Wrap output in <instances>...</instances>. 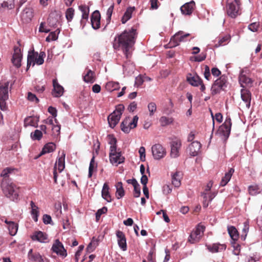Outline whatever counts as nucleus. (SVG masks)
Listing matches in <instances>:
<instances>
[{"mask_svg":"<svg viewBox=\"0 0 262 262\" xmlns=\"http://www.w3.org/2000/svg\"><path fill=\"white\" fill-rule=\"evenodd\" d=\"M136 30L132 28L124 31L121 34L115 37L113 47L115 49L121 48L127 59L131 56L132 48L135 43Z\"/></svg>","mask_w":262,"mask_h":262,"instance_id":"f257e3e1","label":"nucleus"},{"mask_svg":"<svg viewBox=\"0 0 262 262\" xmlns=\"http://www.w3.org/2000/svg\"><path fill=\"white\" fill-rule=\"evenodd\" d=\"M1 187L5 195L13 201L17 200L18 188L9 180H3Z\"/></svg>","mask_w":262,"mask_h":262,"instance_id":"f03ea898","label":"nucleus"},{"mask_svg":"<svg viewBox=\"0 0 262 262\" xmlns=\"http://www.w3.org/2000/svg\"><path fill=\"white\" fill-rule=\"evenodd\" d=\"M10 89L9 81L0 82V108L2 111L7 109L6 101L9 98V91Z\"/></svg>","mask_w":262,"mask_h":262,"instance_id":"7ed1b4c3","label":"nucleus"},{"mask_svg":"<svg viewBox=\"0 0 262 262\" xmlns=\"http://www.w3.org/2000/svg\"><path fill=\"white\" fill-rule=\"evenodd\" d=\"M124 110V105L119 104L116 106L115 110L108 116L107 120L111 127L114 128L118 123Z\"/></svg>","mask_w":262,"mask_h":262,"instance_id":"20e7f679","label":"nucleus"},{"mask_svg":"<svg viewBox=\"0 0 262 262\" xmlns=\"http://www.w3.org/2000/svg\"><path fill=\"white\" fill-rule=\"evenodd\" d=\"M226 9L228 15L232 18H235L240 14L239 4L237 0H227Z\"/></svg>","mask_w":262,"mask_h":262,"instance_id":"39448f33","label":"nucleus"},{"mask_svg":"<svg viewBox=\"0 0 262 262\" xmlns=\"http://www.w3.org/2000/svg\"><path fill=\"white\" fill-rule=\"evenodd\" d=\"M227 79L225 75L221 76L220 78L216 80L211 87L212 95L219 93L221 90H224L227 87Z\"/></svg>","mask_w":262,"mask_h":262,"instance_id":"423d86ee","label":"nucleus"},{"mask_svg":"<svg viewBox=\"0 0 262 262\" xmlns=\"http://www.w3.org/2000/svg\"><path fill=\"white\" fill-rule=\"evenodd\" d=\"M205 227L203 225H198L195 229L190 233L188 241L192 244L198 242L203 236Z\"/></svg>","mask_w":262,"mask_h":262,"instance_id":"0eeeda50","label":"nucleus"},{"mask_svg":"<svg viewBox=\"0 0 262 262\" xmlns=\"http://www.w3.org/2000/svg\"><path fill=\"white\" fill-rule=\"evenodd\" d=\"M189 35V33H184L182 31L176 33L170 39V47H176L179 45L181 42L186 41V38Z\"/></svg>","mask_w":262,"mask_h":262,"instance_id":"6e6552de","label":"nucleus"},{"mask_svg":"<svg viewBox=\"0 0 262 262\" xmlns=\"http://www.w3.org/2000/svg\"><path fill=\"white\" fill-rule=\"evenodd\" d=\"M124 158L121 155V152L117 151L115 147L111 148V151L110 152V161L112 164L118 166L124 161Z\"/></svg>","mask_w":262,"mask_h":262,"instance_id":"1a4fd4ad","label":"nucleus"},{"mask_svg":"<svg viewBox=\"0 0 262 262\" xmlns=\"http://www.w3.org/2000/svg\"><path fill=\"white\" fill-rule=\"evenodd\" d=\"M151 151L155 160H160L163 158L166 154L165 149L160 144H156L151 147Z\"/></svg>","mask_w":262,"mask_h":262,"instance_id":"9d476101","label":"nucleus"},{"mask_svg":"<svg viewBox=\"0 0 262 262\" xmlns=\"http://www.w3.org/2000/svg\"><path fill=\"white\" fill-rule=\"evenodd\" d=\"M241 94L243 102H241L240 105L242 106H245L247 109L249 108L251 100V93L246 89H242Z\"/></svg>","mask_w":262,"mask_h":262,"instance_id":"9b49d317","label":"nucleus"},{"mask_svg":"<svg viewBox=\"0 0 262 262\" xmlns=\"http://www.w3.org/2000/svg\"><path fill=\"white\" fill-rule=\"evenodd\" d=\"M231 124V119L229 118H227L224 123L220 127L219 132L221 135L223 136L225 139H227L229 136Z\"/></svg>","mask_w":262,"mask_h":262,"instance_id":"f8f14e48","label":"nucleus"},{"mask_svg":"<svg viewBox=\"0 0 262 262\" xmlns=\"http://www.w3.org/2000/svg\"><path fill=\"white\" fill-rule=\"evenodd\" d=\"M182 146V143L180 140L176 139L172 140L170 143L171 151L170 157L172 158H178L179 156V151Z\"/></svg>","mask_w":262,"mask_h":262,"instance_id":"ddd939ff","label":"nucleus"},{"mask_svg":"<svg viewBox=\"0 0 262 262\" xmlns=\"http://www.w3.org/2000/svg\"><path fill=\"white\" fill-rule=\"evenodd\" d=\"M52 250L54 253L63 257H66L67 255V251L59 239H56L52 247Z\"/></svg>","mask_w":262,"mask_h":262,"instance_id":"4468645a","label":"nucleus"},{"mask_svg":"<svg viewBox=\"0 0 262 262\" xmlns=\"http://www.w3.org/2000/svg\"><path fill=\"white\" fill-rule=\"evenodd\" d=\"M33 17V11L30 7H27L24 9L20 14L21 20L25 23L30 22Z\"/></svg>","mask_w":262,"mask_h":262,"instance_id":"2eb2a0df","label":"nucleus"},{"mask_svg":"<svg viewBox=\"0 0 262 262\" xmlns=\"http://www.w3.org/2000/svg\"><path fill=\"white\" fill-rule=\"evenodd\" d=\"M22 56L23 55L21 53L20 49L18 47H15L14 48V53L12 59V62L17 68L21 66Z\"/></svg>","mask_w":262,"mask_h":262,"instance_id":"dca6fc26","label":"nucleus"},{"mask_svg":"<svg viewBox=\"0 0 262 262\" xmlns=\"http://www.w3.org/2000/svg\"><path fill=\"white\" fill-rule=\"evenodd\" d=\"M118 244L119 247L123 250L126 251L127 249L126 239L124 233L121 231L116 232Z\"/></svg>","mask_w":262,"mask_h":262,"instance_id":"f3484780","label":"nucleus"},{"mask_svg":"<svg viewBox=\"0 0 262 262\" xmlns=\"http://www.w3.org/2000/svg\"><path fill=\"white\" fill-rule=\"evenodd\" d=\"M100 14L98 10L95 11L91 16V24L93 29H98L100 26Z\"/></svg>","mask_w":262,"mask_h":262,"instance_id":"a211bd4d","label":"nucleus"},{"mask_svg":"<svg viewBox=\"0 0 262 262\" xmlns=\"http://www.w3.org/2000/svg\"><path fill=\"white\" fill-rule=\"evenodd\" d=\"M201 147V143L198 141L192 142L188 147L189 154L193 157L197 156Z\"/></svg>","mask_w":262,"mask_h":262,"instance_id":"6ab92c4d","label":"nucleus"},{"mask_svg":"<svg viewBox=\"0 0 262 262\" xmlns=\"http://www.w3.org/2000/svg\"><path fill=\"white\" fill-rule=\"evenodd\" d=\"M53 85L52 95L55 97H59L62 96L63 93V88L58 83L56 79L53 80Z\"/></svg>","mask_w":262,"mask_h":262,"instance_id":"aec40b11","label":"nucleus"},{"mask_svg":"<svg viewBox=\"0 0 262 262\" xmlns=\"http://www.w3.org/2000/svg\"><path fill=\"white\" fill-rule=\"evenodd\" d=\"M31 238L33 241H37L40 243H47L48 242L47 234L40 231L35 232L31 236Z\"/></svg>","mask_w":262,"mask_h":262,"instance_id":"412c9836","label":"nucleus"},{"mask_svg":"<svg viewBox=\"0 0 262 262\" xmlns=\"http://www.w3.org/2000/svg\"><path fill=\"white\" fill-rule=\"evenodd\" d=\"M194 6L195 3L193 1H191L181 6L180 9L183 14L185 15H190L192 13Z\"/></svg>","mask_w":262,"mask_h":262,"instance_id":"4be33fe9","label":"nucleus"},{"mask_svg":"<svg viewBox=\"0 0 262 262\" xmlns=\"http://www.w3.org/2000/svg\"><path fill=\"white\" fill-rule=\"evenodd\" d=\"M244 73V71H242L239 76V82L241 86L243 88L246 86H251L252 83V80L250 78L247 77Z\"/></svg>","mask_w":262,"mask_h":262,"instance_id":"5701e85b","label":"nucleus"},{"mask_svg":"<svg viewBox=\"0 0 262 262\" xmlns=\"http://www.w3.org/2000/svg\"><path fill=\"white\" fill-rule=\"evenodd\" d=\"M187 81L192 86H198L202 83V80L196 75L192 76L188 74L187 76Z\"/></svg>","mask_w":262,"mask_h":262,"instance_id":"b1692460","label":"nucleus"},{"mask_svg":"<svg viewBox=\"0 0 262 262\" xmlns=\"http://www.w3.org/2000/svg\"><path fill=\"white\" fill-rule=\"evenodd\" d=\"M228 232L232 241L231 244L232 245H235V242L237 241L239 238V234L237 229L234 226H228Z\"/></svg>","mask_w":262,"mask_h":262,"instance_id":"393cba45","label":"nucleus"},{"mask_svg":"<svg viewBox=\"0 0 262 262\" xmlns=\"http://www.w3.org/2000/svg\"><path fill=\"white\" fill-rule=\"evenodd\" d=\"M38 117L29 116L25 118L24 120V126L25 127L31 126L35 127H37L38 126Z\"/></svg>","mask_w":262,"mask_h":262,"instance_id":"a878e982","label":"nucleus"},{"mask_svg":"<svg viewBox=\"0 0 262 262\" xmlns=\"http://www.w3.org/2000/svg\"><path fill=\"white\" fill-rule=\"evenodd\" d=\"M182 174L180 171H176L171 174L172 184L176 187H179L181 185Z\"/></svg>","mask_w":262,"mask_h":262,"instance_id":"bb28decb","label":"nucleus"},{"mask_svg":"<svg viewBox=\"0 0 262 262\" xmlns=\"http://www.w3.org/2000/svg\"><path fill=\"white\" fill-rule=\"evenodd\" d=\"M37 56V52H35L34 50L32 51H29L27 57V70L30 68L32 63H33V66L35 65L36 59Z\"/></svg>","mask_w":262,"mask_h":262,"instance_id":"cd10ccee","label":"nucleus"},{"mask_svg":"<svg viewBox=\"0 0 262 262\" xmlns=\"http://www.w3.org/2000/svg\"><path fill=\"white\" fill-rule=\"evenodd\" d=\"M101 195L102 197L107 202H112L111 196L109 192V186L106 183L103 184Z\"/></svg>","mask_w":262,"mask_h":262,"instance_id":"c85d7f7f","label":"nucleus"},{"mask_svg":"<svg viewBox=\"0 0 262 262\" xmlns=\"http://www.w3.org/2000/svg\"><path fill=\"white\" fill-rule=\"evenodd\" d=\"M234 171V169L232 168H230L229 171L225 173V176L222 178L220 182V185L222 186H225L228 182L230 181L232 174Z\"/></svg>","mask_w":262,"mask_h":262,"instance_id":"c756f323","label":"nucleus"},{"mask_svg":"<svg viewBox=\"0 0 262 262\" xmlns=\"http://www.w3.org/2000/svg\"><path fill=\"white\" fill-rule=\"evenodd\" d=\"M231 40V36L230 35H226L222 38H220L217 43H215L214 46V48H219L220 46H223L228 43Z\"/></svg>","mask_w":262,"mask_h":262,"instance_id":"7c9ffc66","label":"nucleus"},{"mask_svg":"<svg viewBox=\"0 0 262 262\" xmlns=\"http://www.w3.org/2000/svg\"><path fill=\"white\" fill-rule=\"evenodd\" d=\"M116 196L117 199H120L124 195V190L123 188L122 183L121 182H118L116 184Z\"/></svg>","mask_w":262,"mask_h":262,"instance_id":"2f4dec72","label":"nucleus"},{"mask_svg":"<svg viewBox=\"0 0 262 262\" xmlns=\"http://www.w3.org/2000/svg\"><path fill=\"white\" fill-rule=\"evenodd\" d=\"M30 205L31 207V212L32 218L35 222H37L39 214L38 208L33 201L31 202Z\"/></svg>","mask_w":262,"mask_h":262,"instance_id":"473e14b6","label":"nucleus"},{"mask_svg":"<svg viewBox=\"0 0 262 262\" xmlns=\"http://www.w3.org/2000/svg\"><path fill=\"white\" fill-rule=\"evenodd\" d=\"M56 148V145L53 143L46 144L40 152V155L53 151Z\"/></svg>","mask_w":262,"mask_h":262,"instance_id":"72a5a7b5","label":"nucleus"},{"mask_svg":"<svg viewBox=\"0 0 262 262\" xmlns=\"http://www.w3.org/2000/svg\"><path fill=\"white\" fill-rule=\"evenodd\" d=\"M134 10V7H129L127 9L121 19L122 24H125L132 17V15Z\"/></svg>","mask_w":262,"mask_h":262,"instance_id":"f704fd0d","label":"nucleus"},{"mask_svg":"<svg viewBox=\"0 0 262 262\" xmlns=\"http://www.w3.org/2000/svg\"><path fill=\"white\" fill-rule=\"evenodd\" d=\"M120 88L119 83L118 82L109 81L105 85V89L109 92H112L117 90Z\"/></svg>","mask_w":262,"mask_h":262,"instance_id":"c9c22d12","label":"nucleus"},{"mask_svg":"<svg viewBox=\"0 0 262 262\" xmlns=\"http://www.w3.org/2000/svg\"><path fill=\"white\" fill-rule=\"evenodd\" d=\"M15 171H17V170L12 167H7L2 171L1 176L3 177V180H9L8 178L10 174L13 173Z\"/></svg>","mask_w":262,"mask_h":262,"instance_id":"e433bc0d","label":"nucleus"},{"mask_svg":"<svg viewBox=\"0 0 262 262\" xmlns=\"http://www.w3.org/2000/svg\"><path fill=\"white\" fill-rule=\"evenodd\" d=\"M66 154L62 151L61 152V156L58 159V169L60 172H61L64 168V160H65Z\"/></svg>","mask_w":262,"mask_h":262,"instance_id":"4c0bfd02","label":"nucleus"},{"mask_svg":"<svg viewBox=\"0 0 262 262\" xmlns=\"http://www.w3.org/2000/svg\"><path fill=\"white\" fill-rule=\"evenodd\" d=\"M208 249L212 252H217L220 250H225L226 246L225 245H219L214 244L212 246H208Z\"/></svg>","mask_w":262,"mask_h":262,"instance_id":"58836bf2","label":"nucleus"},{"mask_svg":"<svg viewBox=\"0 0 262 262\" xmlns=\"http://www.w3.org/2000/svg\"><path fill=\"white\" fill-rule=\"evenodd\" d=\"M7 228L9 231V234L12 235H15L18 230V225L13 222H9V225Z\"/></svg>","mask_w":262,"mask_h":262,"instance_id":"ea45409f","label":"nucleus"},{"mask_svg":"<svg viewBox=\"0 0 262 262\" xmlns=\"http://www.w3.org/2000/svg\"><path fill=\"white\" fill-rule=\"evenodd\" d=\"M11 9L14 7L13 0H0V8Z\"/></svg>","mask_w":262,"mask_h":262,"instance_id":"a19ab883","label":"nucleus"},{"mask_svg":"<svg viewBox=\"0 0 262 262\" xmlns=\"http://www.w3.org/2000/svg\"><path fill=\"white\" fill-rule=\"evenodd\" d=\"M84 81L85 82L93 83L95 81L94 73L89 70L87 74L84 76Z\"/></svg>","mask_w":262,"mask_h":262,"instance_id":"79ce46f5","label":"nucleus"},{"mask_svg":"<svg viewBox=\"0 0 262 262\" xmlns=\"http://www.w3.org/2000/svg\"><path fill=\"white\" fill-rule=\"evenodd\" d=\"M42 132L40 130L36 129L34 132H32L30 137L33 140L39 141L42 137Z\"/></svg>","mask_w":262,"mask_h":262,"instance_id":"37998d69","label":"nucleus"},{"mask_svg":"<svg viewBox=\"0 0 262 262\" xmlns=\"http://www.w3.org/2000/svg\"><path fill=\"white\" fill-rule=\"evenodd\" d=\"M98 245V240L93 237L91 242L88 245L86 248L87 251L89 253L93 252L95 249Z\"/></svg>","mask_w":262,"mask_h":262,"instance_id":"c03bdc74","label":"nucleus"},{"mask_svg":"<svg viewBox=\"0 0 262 262\" xmlns=\"http://www.w3.org/2000/svg\"><path fill=\"white\" fill-rule=\"evenodd\" d=\"M121 130L125 133H128L130 132L129 127V118H125L121 124Z\"/></svg>","mask_w":262,"mask_h":262,"instance_id":"a18cd8bd","label":"nucleus"},{"mask_svg":"<svg viewBox=\"0 0 262 262\" xmlns=\"http://www.w3.org/2000/svg\"><path fill=\"white\" fill-rule=\"evenodd\" d=\"M94 159H95V157H93L90 161L89 168V174H88L89 178L92 177L93 172L94 169L97 167V164L95 162Z\"/></svg>","mask_w":262,"mask_h":262,"instance_id":"49530a36","label":"nucleus"},{"mask_svg":"<svg viewBox=\"0 0 262 262\" xmlns=\"http://www.w3.org/2000/svg\"><path fill=\"white\" fill-rule=\"evenodd\" d=\"M173 121V118L165 116H162L160 119V122L162 126H165L172 123Z\"/></svg>","mask_w":262,"mask_h":262,"instance_id":"de8ad7c7","label":"nucleus"},{"mask_svg":"<svg viewBox=\"0 0 262 262\" xmlns=\"http://www.w3.org/2000/svg\"><path fill=\"white\" fill-rule=\"evenodd\" d=\"M79 9L82 12V16L89 17V8L86 5H81L79 6Z\"/></svg>","mask_w":262,"mask_h":262,"instance_id":"09e8293b","label":"nucleus"},{"mask_svg":"<svg viewBox=\"0 0 262 262\" xmlns=\"http://www.w3.org/2000/svg\"><path fill=\"white\" fill-rule=\"evenodd\" d=\"M30 259L37 262H44L42 257L38 253H36L32 254L31 257L30 258Z\"/></svg>","mask_w":262,"mask_h":262,"instance_id":"8fccbe9b","label":"nucleus"},{"mask_svg":"<svg viewBox=\"0 0 262 262\" xmlns=\"http://www.w3.org/2000/svg\"><path fill=\"white\" fill-rule=\"evenodd\" d=\"M148 110L149 112V116H152L154 115V113L156 112L157 110V106L155 103L154 102H150L148 104Z\"/></svg>","mask_w":262,"mask_h":262,"instance_id":"3c124183","label":"nucleus"},{"mask_svg":"<svg viewBox=\"0 0 262 262\" xmlns=\"http://www.w3.org/2000/svg\"><path fill=\"white\" fill-rule=\"evenodd\" d=\"M74 14V10L72 8H68L66 12V16L68 20L71 21Z\"/></svg>","mask_w":262,"mask_h":262,"instance_id":"603ef678","label":"nucleus"},{"mask_svg":"<svg viewBox=\"0 0 262 262\" xmlns=\"http://www.w3.org/2000/svg\"><path fill=\"white\" fill-rule=\"evenodd\" d=\"M45 56V53L43 52H41L38 56L36 57L35 63L38 65H41L43 63V58Z\"/></svg>","mask_w":262,"mask_h":262,"instance_id":"864d4df0","label":"nucleus"},{"mask_svg":"<svg viewBox=\"0 0 262 262\" xmlns=\"http://www.w3.org/2000/svg\"><path fill=\"white\" fill-rule=\"evenodd\" d=\"M134 196L135 198H138L140 196L141 194L140 186L139 183H137L134 186Z\"/></svg>","mask_w":262,"mask_h":262,"instance_id":"5fc2aeb1","label":"nucleus"},{"mask_svg":"<svg viewBox=\"0 0 262 262\" xmlns=\"http://www.w3.org/2000/svg\"><path fill=\"white\" fill-rule=\"evenodd\" d=\"M107 211V208L106 207H103L101 209H99L96 213V219L98 221L102 214L105 213Z\"/></svg>","mask_w":262,"mask_h":262,"instance_id":"6e6d98bb","label":"nucleus"},{"mask_svg":"<svg viewBox=\"0 0 262 262\" xmlns=\"http://www.w3.org/2000/svg\"><path fill=\"white\" fill-rule=\"evenodd\" d=\"M249 192L251 195H255L259 192V189L257 186H250Z\"/></svg>","mask_w":262,"mask_h":262,"instance_id":"4d7b16f0","label":"nucleus"},{"mask_svg":"<svg viewBox=\"0 0 262 262\" xmlns=\"http://www.w3.org/2000/svg\"><path fill=\"white\" fill-rule=\"evenodd\" d=\"M27 98L29 101L35 102L36 103L39 102L38 98L36 96L35 94H32L31 92L28 93Z\"/></svg>","mask_w":262,"mask_h":262,"instance_id":"13d9d810","label":"nucleus"},{"mask_svg":"<svg viewBox=\"0 0 262 262\" xmlns=\"http://www.w3.org/2000/svg\"><path fill=\"white\" fill-rule=\"evenodd\" d=\"M108 138H109L108 143L111 145L110 151H111V148L113 146L115 147V149H117V146H116L117 140H116V139L111 135L108 136Z\"/></svg>","mask_w":262,"mask_h":262,"instance_id":"bf43d9fd","label":"nucleus"},{"mask_svg":"<svg viewBox=\"0 0 262 262\" xmlns=\"http://www.w3.org/2000/svg\"><path fill=\"white\" fill-rule=\"evenodd\" d=\"M114 9V4L112 5L107 9L106 12V15H107V21L108 23L110 22L111 16L113 13Z\"/></svg>","mask_w":262,"mask_h":262,"instance_id":"052dcab7","label":"nucleus"},{"mask_svg":"<svg viewBox=\"0 0 262 262\" xmlns=\"http://www.w3.org/2000/svg\"><path fill=\"white\" fill-rule=\"evenodd\" d=\"M140 154V158L141 161H145V149L143 146H141L139 150Z\"/></svg>","mask_w":262,"mask_h":262,"instance_id":"680f3d73","label":"nucleus"},{"mask_svg":"<svg viewBox=\"0 0 262 262\" xmlns=\"http://www.w3.org/2000/svg\"><path fill=\"white\" fill-rule=\"evenodd\" d=\"M259 28V24L257 23H253L248 26V29L251 31L256 32Z\"/></svg>","mask_w":262,"mask_h":262,"instance_id":"e2e57ef3","label":"nucleus"},{"mask_svg":"<svg viewBox=\"0 0 262 262\" xmlns=\"http://www.w3.org/2000/svg\"><path fill=\"white\" fill-rule=\"evenodd\" d=\"M39 31L40 32L48 33V32H49L50 31V30L49 29H48L46 27L45 23L42 22L40 24V26H39Z\"/></svg>","mask_w":262,"mask_h":262,"instance_id":"0e129e2a","label":"nucleus"},{"mask_svg":"<svg viewBox=\"0 0 262 262\" xmlns=\"http://www.w3.org/2000/svg\"><path fill=\"white\" fill-rule=\"evenodd\" d=\"M59 31H58V30H56L55 31H53L51 32L49 36L51 38L52 41L55 40L58 38V34L59 33Z\"/></svg>","mask_w":262,"mask_h":262,"instance_id":"69168bd1","label":"nucleus"},{"mask_svg":"<svg viewBox=\"0 0 262 262\" xmlns=\"http://www.w3.org/2000/svg\"><path fill=\"white\" fill-rule=\"evenodd\" d=\"M204 77L207 80H209V77L210 76V69L208 66H205V71L204 73Z\"/></svg>","mask_w":262,"mask_h":262,"instance_id":"338daca9","label":"nucleus"},{"mask_svg":"<svg viewBox=\"0 0 262 262\" xmlns=\"http://www.w3.org/2000/svg\"><path fill=\"white\" fill-rule=\"evenodd\" d=\"M172 189L168 185H165L163 187V192L165 194H168L171 193Z\"/></svg>","mask_w":262,"mask_h":262,"instance_id":"774afa93","label":"nucleus"}]
</instances>
